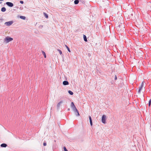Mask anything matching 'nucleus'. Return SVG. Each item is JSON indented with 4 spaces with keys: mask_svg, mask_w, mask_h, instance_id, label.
Segmentation results:
<instances>
[{
    "mask_svg": "<svg viewBox=\"0 0 151 151\" xmlns=\"http://www.w3.org/2000/svg\"><path fill=\"white\" fill-rule=\"evenodd\" d=\"M63 84L64 85H67L69 84V82L68 81H65L63 83Z\"/></svg>",
    "mask_w": 151,
    "mask_h": 151,
    "instance_id": "nucleus-9",
    "label": "nucleus"
},
{
    "mask_svg": "<svg viewBox=\"0 0 151 151\" xmlns=\"http://www.w3.org/2000/svg\"><path fill=\"white\" fill-rule=\"evenodd\" d=\"M13 21H9L6 22L4 23V24L7 26H9L11 25L13 23Z\"/></svg>",
    "mask_w": 151,
    "mask_h": 151,
    "instance_id": "nucleus-4",
    "label": "nucleus"
},
{
    "mask_svg": "<svg viewBox=\"0 0 151 151\" xmlns=\"http://www.w3.org/2000/svg\"><path fill=\"white\" fill-rule=\"evenodd\" d=\"M122 24L121 25H120V24L119 25V27H121L122 26Z\"/></svg>",
    "mask_w": 151,
    "mask_h": 151,
    "instance_id": "nucleus-27",
    "label": "nucleus"
},
{
    "mask_svg": "<svg viewBox=\"0 0 151 151\" xmlns=\"http://www.w3.org/2000/svg\"><path fill=\"white\" fill-rule=\"evenodd\" d=\"M134 14V12H132V13H128V14H125L126 17H127V19H133V18Z\"/></svg>",
    "mask_w": 151,
    "mask_h": 151,
    "instance_id": "nucleus-2",
    "label": "nucleus"
},
{
    "mask_svg": "<svg viewBox=\"0 0 151 151\" xmlns=\"http://www.w3.org/2000/svg\"><path fill=\"white\" fill-rule=\"evenodd\" d=\"M106 116L105 115H103L102 117L101 121L104 124H105L106 123Z\"/></svg>",
    "mask_w": 151,
    "mask_h": 151,
    "instance_id": "nucleus-5",
    "label": "nucleus"
},
{
    "mask_svg": "<svg viewBox=\"0 0 151 151\" xmlns=\"http://www.w3.org/2000/svg\"><path fill=\"white\" fill-rule=\"evenodd\" d=\"M65 46H66V48H67L68 51L69 52H70V51L69 47L66 45H65Z\"/></svg>",
    "mask_w": 151,
    "mask_h": 151,
    "instance_id": "nucleus-17",
    "label": "nucleus"
},
{
    "mask_svg": "<svg viewBox=\"0 0 151 151\" xmlns=\"http://www.w3.org/2000/svg\"><path fill=\"white\" fill-rule=\"evenodd\" d=\"M43 14L45 16V17L46 19H48V14L47 13H45V12H43Z\"/></svg>",
    "mask_w": 151,
    "mask_h": 151,
    "instance_id": "nucleus-11",
    "label": "nucleus"
},
{
    "mask_svg": "<svg viewBox=\"0 0 151 151\" xmlns=\"http://www.w3.org/2000/svg\"><path fill=\"white\" fill-rule=\"evenodd\" d=\"M63 101H61L57 105V108L58 109L60 108V104L62 103H63Z\"/></svg>",
    "mask_w": 151,
    "mask_h": 151,
    "instance_id": "nucleus-8",
    "label": "nucleus"
},
{
    "mask_svg": "<svg viewBox=\"0 0 151 151\" xmlns=\"http://www.w3.org/2000/svg\"><path fill=\"white\" fill-rule=\"evenodd\" d=\"M6 4L9 7H12L14 6V4L12 2H7L6 3Z\"/></svg>",
    "mask_w": 151,
    "mask_h": 151,
    "instance_id": "nucleus-6",
    "label": "nucleus"
},
{
    "mask_svg": "<svg viewBox=\"0 0 151 151\" xmlns=\"http://www.w3.org/2000/svg\"><path fill=\"white\" fill-rule=\"evenodd\" d=\"M83 38L84 40L85 41V42L87 41V39L85 35H83Z\"/></svg>",
    "mask_w": 151,
    "mask_h": 151,
    "instance_id": "nucleus-12",
    "label": "nucleus"
},
{
    "mask_svg": "<svg viewBox=\"0 0 151 151\" xmlns=\"http://www.w3.org/2000/svg\"><path fill=\"white\" fill-rule=\"evenodd\" d=\"M151 99H150L149 101V103H148L149 106H150L151 105Z\"/></svg>",
    "mask_w": 151,
    "mask_h": 151,
    "instance_id": "nucleus-21",
    "label": "nucleus"
},
{
    "mask_svg": "<svg viewBox=\"0 0 151 151\" xmlns=\"http://www.w3.org/2000/svg\"><path fill=\"white\" fill-rule=\"evenodd\" d=\"M117 79V77L116 75H115V77H114V80H116Z\"/></svg>",
    "mask_w": 151,
    "mask_h": 151,
    "instance_id": "nucleus-25",
    "label": "nucleus"
},
{
    "mask_svg": "<svg viewBox=\"0 0 151 151\" xmlns=\"http://www.w3.org/2000/svg\"><path fill=\"white\" fill-rule=\"evenodd\" d=\"M70 109L69 108H68V111H70Z\"/></svg>",
    "mask_w": 151,
    "mask_h": 151,
    "instance_id": "nucleus-28",
    "label": "nucleus"
},
{
    "mask_svg": "<svg viewBox=\"0 0 151 151\" xmlns=\"http://www.w3.org/2000/svg\"><path fill=\"white\" fill-rule=\"evenodd\" d=\"M90 121H92V119L91 117L89 116L88 117Z\"/></svg>",
    "mask_w": 151,
    "mask_h": 151,
    "instance_id": "nucleus-24",
    "label": "nucleus"
},
{
    "mask_svg": "<svg viewBox=\"0 0 151 151\" xmlns=\"http://www.w3.org/2000/svg\"><path fill=\"white\" fill-rule=\"evenodd\" d=\"M90 123L91 126H92L93 125L92 121H90Z\"/></svg>",
    "mask_w": 151,
    "mask_h": 151,
    "instance_id": "nucleus-23",
    "label": "nucleus"
},
{
    "mask_svg": "<svg viewBox=\"0 0 151 151\" xmlns=\"http://www.w3.org/2000/svg\"><path fill=\"white\" fill-rule=\"evenodd\" d=\"M143 85H144V82H142V84H141V86L139 87V89L138 91V93H140L141 91L142 88L143 86Z\"/></svg>",
    "mask_w": 151,
    "mask_h": 151,
    "instance_id": "nucleus-7",
    "label": "nucleus"
},
{
    "mask_svg": "<svg viewBox=\"0 0 151 151\" xmlns=\"http://www.w3.org/2000/svg\"><path fill=\"white\" fill-rule=\"evenodd\" d=\"M20 3L21 4H23L24 3V2L23 1H20Z\"/></svg>",
    "mask_w": 151,
    "mask_h": 151,
    "instance_id": "nucleus-26",
    "label": "nucleus"
},
{
    "mask_svg": "<svg viewBox=\"0 0 151 151\" xmlns=\"http://www.w3.org/2000/svg\"><path fill=\"white\" fill-rule=\"evenodd\" d=\"M6 9L4 7H3L1 8V12H5L6 11Z\"/></svg>",
    "mask_w": 151,
    "mask_h": 151,
    "instance_id": "nucleus-13",
    "label": "nucleus"
},
{
    "mask_svg": "<svg viewBox=\"0 0 151 151\" xmlns=\"http://www.w3.org/2000/svg\"><path fill=\"white\" fill-rule=\"evenodd\" d=\"M13 40V39L12 38L9 37H7L4 39V41L6 42V43H8Z\"/></svg>",
    "mask_w": 151,
    "mask_h": 151,
    "instance_id": "nucleus-3",
    "label": "nucleus"
},
{
    "mask_svg": "<svg viewBox=\"0 0 151 151\" xmlns=\"http://www.w3.org/2000/svg\"><path fill=\"white\" fill-rule=\"evenodd\" d=\"M63 149L64 151H68L65 146L63 147Z\"/></svg>",
    "mask_w": 151,
    "mask_h": 151,
    "instance_id": "nucleus-20",
    "label": "nucleus"
},
{
    "mask_svg": "<svg viewBox=\"0 0 151 151\" xmlns=\"http://www.w3.org/2000/svg\"><path fill=\"white\" fill-rule=\"evenodd\" d=\"M71 107L72 108L73 111H74L75 115L77 116H79L80 114L78 110L76 109L75 106V105L73 102H72L71 104Z\"/></svg>",
    "mask_w": 151,
    "mask_h": 151,
    "instance_id": "nucleus-1",
    "label": "nucleus"
},
{
    "mask_svg": "<svg viewBox=\"0 0 151 151\" xmlns=\"http://www.w3.org/2000/svg\"><path fill=\"white\" fill-rule=\"evenodd\" d=\"M58 51L60 55H61L62 54V51L59 49H58Z\"/></svg>",
    "mask_w": 151,
    "mask_h": 151,
    "instance_id": "nucleus-19",
    "label": "nucleus"
},
{
    "mask_svg": "<svg viewBox=\"0 0 151 151\" xmlns=\"http://www.w3.org/2000/svg\"><path fill=\"white\" fill-rule=\"evenodd\" d=\"M79 2V0H75L74 1V3L75 4H77Z\"/></svg>",
    "mask_w": 151,
    "mask_h": 151,
    "instance_id": "nucleus-14",
    "label": "nucleus"
},
{
    "mask_svg": "<svg viewBox=\"0 0 151 151\" xmlns=\"http://www.w3.org/2000/svg\"><path fill=\"white\" fill-rule=\"evenodd\" d=\"M1 3V2H0V4Z\"/></svg>",
    "mask_w": 151,
    "mask_h": 151,
    "instance_id": "nucleus-29",
    "label": "nucleus"
},
{
    "mask_svg": "<svg viewBox=\"0 0 151 151\" xmlns=\"http://www.w3.org/2000/svg\"><path fill=\"white\" fill-rule=\"evenodd\" d=\"M68 92L70 95H73V92L70 90L68 91Z\"/></svg>",
    "mask_w": 151,
    "mask_h": 151,
    "instance_id": "nucleus-16",
    "label": "nucleus"
},
{
    "mask_svg": "<svg viewBox=\"0 0 151 151\" xmlns=\"http://www.w3.org/2000/svg\"><path fill=\"white\" fill-rule=\"evenodd\" d=\"M42 53L43 54L44 57L45 58H46V55L45 52H44L43 51H42Z\"/></svg>",
    "mask_w": 151,
    "mask_h": 151,
    "instance_id": "nucleus-18",
    "label": "nucleus"
},
{
    "mask_svg": "<svg viewBox=\"0 0 151 151\" xmlns=\"http://www.w3.org/2000/svg\"><path fill=\"white\" fill-rule=\"evenodd\" d=\"M1 147H6L7 146V145L5 143H2L0 145Z\"/></svg>",
    "mask_w": 151,
    "mask_h": 151,
    "instance_id": "nucleus-10",
    "label": "nucleus"
},
{
    "mask_svg": "<svg viewBox=\"0 0 151 151\" xmlns=\"http://www.w3.org/2000/svg\"><path fill=\"white\" fill-rule=\"evenodd\" d=\"M20 19L23 20H25L26 19V17L24 16H21L20 17Z\"/></svg>",
    "mask_w": 151,
    "mask_h": 151,
    "instance_id": "nucleus-15",
    "label": "nucleus"
},
{
    "mask_svg": "<svg viewBox=\"0 0 151 151\" xmlns=\"http://www.w3.org/2000/svg\"><path fill=\"white\" fill-rule=\"evenodd\" d=\"M43 145L44 146H46V145L47 143L46 141H44Z\"/></svg>",
    "mask_w": 151,
    "mask_h": 151,
    "instance_id": "nucleus-22",
    "label": "nucleus"
}]
</instances>
